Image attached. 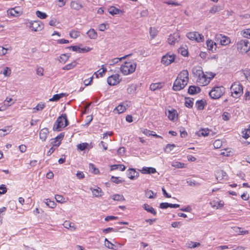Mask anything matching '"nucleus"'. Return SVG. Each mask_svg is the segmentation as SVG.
Instances as JSON below:
<instances>
[{"mask_svg":"<svg viewBox=\"0 0 250 250\" xmlns=\"http://www.w3.org/2000/svg\"><path fill=\"white\" fill-rule=\"evenodd\" d=\"M188 82V72L187 70L182 71L178 75L174 82L173 89L174 91H179L183 89Z\"/></svg>","mask_w":250,"mask_h":250,"instance_id":"nucleus-1","label":"nucleus"},{"mask_svg":"<svg viewBox=\"0 0 250 250\" xmlns=\"http://www.w3.org/2000/svg\"><path fill=\"white\" fill-rule=\"evenodd\" d=\"M195 75L198 76L197 82L200 86L207 85L209 83L211 79L214 78L215 75H212L211 77L208 76L204 74V72L200 69H196L195 72H193Z\"/></svg>","mask_w":250,"mask_h":250,"instance_id":"nucleus-2","label":"nucleus"},{"mask_svg":"<svg viewBox=\"0 0 250 250\" xmlns=\"http://www.w3.org/2000/svg\"><path fill=\"white\" fill-rule=\"evenodd\" d=\"M69 122L67 118L66 114H62L57 119L54 125L53 129L54 131H60L62 128H63L68 125Z\"/></svg>","mask_w":250,"mask_h":250,"instance_id":"nucleus-3","label":"nucleus"},{"mask_svg":"<svg viewBox=\"0 0 250 250\" xmlns=\"http://www.w3.org/2000/svg\"><path fill=\"white\" fill-rule=\"evenodd\" d=\"M250 42L248 39H245L239 41L237 44V49L238 52L242 54H247L249 56Z\"/></svg>","mask_w":250,"mask_h":250,"instance_id":"nucleus-4","label":"nucleus"},{"mask_svg":"<svg viewBox=\"0 0 250 250\" xmlns=\"http://www.w3.org/2000/svg\"><path fill=\"white\" fill-rule=\"evenodd\" d=\"M231 96L237 98L240 97L243 93V88L242 85L239 82L233 83L230 87Z\"/></svg>","mask_w":250,"mask_h":250,"instance_id":"nucleus-5","label":"nucleus"},{"mask_svg":"<svg viewBox=\"0 0 250 250\" xmlns=\"http://www.w3.org/2000/svg\"><path fill=\"white\" fill-rule=\"evenodd\" d=\"M136 67V63L130 62H125L123 64L121 67L120 70L124 75H128L132 73L135 71Z\"/></svg>","mask_w":250,"mask_h":250,"instance_id":"nucleus-6","label":"nucleus"},{"mask_svg":"<svg viewBox=\"0 0 250 250\" xmlns=\"http://www.w3.org/2000/svg\"><path fill=\"white\" fill-rule=\"evenodd\" d=\"M225 88L223 86H215L210 91L209 95L211 99H218L225 93Z\"/></svg>","mask_w":250,"mask_h":250,"instance_id":"nucleus-7","label":"nucleus"},{"mask_svg":"<svg viewBox=\"0 0 250 250\" xmlns=\"http://www.w3.org/2000/svg\"><path fill=\"white\" fill-rule=\"evenodd\" d=\"M187 36L189 40L196 41L197 42H202L204 40V36L197 32H189Z\"/></svg>","mask_w":250,"mask_h":250,"instance_id":"nucleus-8","label":"nucleus"},{"mask_svg":"<svg viewBox=\"0 0 250 250\" xmlns=\"http://www.w3.org/2000/svg\"><path fill=\"white\" fill-rule=\"evenodd\" d=\"M30 29L33 31H41L43 28V24L40 21H34L30 23Z\"/></svg>","mask_w":250,"mask_h":250,"instance_id":"nucleus-9","label":"nucleus"},{"mask_svg":"<svg viewBox=\"0 0 250 250\" xmlns=\"http://www.w3.org/2000/svg\"><path fill=\"white\" fill-rule=\"evenodd\" d=\"M175 58V56L174 54L169 55L168 54H167L163 56L161 62L163 64L167 66L174 62Z\"/></svg>","mask_w":250,"mask_h":250,"instance_id":"nucleus-10","label":"nucleus"},{"mask_svg":"<svg viewBox=\"0 0 250 250\" xmlns=\"http://www.w3.org/2000/svg\"><path fill=\"white\" fill-rule=\"evenodd\" d=\"M120 81V76L119 74L111 75L107 79V83L110 85H115L118 84Z\"/></svg>","mask_w":250,"mask_h":250,"instance_id":"nucleus-11","label":"nucleus"},{"mask_svg":"<svg viewBox=\"0 0 250 250\" xmlns=\"http://www.w3.org/2000/svg\"><path fill=\"white\" fill-rule=\"evenodd\" d=\"M180 38V34L178 32L173 33L170 34L168 38V43L170 45H174L176 42H178Z\"/></svg>","mask_w":250,"mask_h":250,"instance_id":"nucleus-12","label":"nucleus"},{"mask_svg":"<svg viewBox=\"0 0 250 250\" xmlns=\"http://www.w3.org/2000/svg\"><path fill=\"white\" fill-rule=\"evenodd\" d=\"M216 39L217 41L219 42L222 45H227L230 42V40L229 38L222 36L221 34L217 35Z\"/></svg>","mask_w":250,"mask_h":250,"instance_id":"nucleus-13","label":"nucleus"},{"mask_svg":"<svg viewBox=\"0 0 250 250\" xmlns=\"http://www.w3.org/2000/svg\"><path fill=\"white\" fill-rule=\"evenodd\" d=\"M129 104H130V102H125L120 104L118 106L116 107L114 110V111L116 112L118 114L123 113L125 111L126 106L128 107L129 106Z\"/></svg>","mask_w":250,"mask_h":250,"instance_id":"nucleus-14","label":"nucleus"},{"mask_svg":"<svg viewBox=\"0 0 250 250\" xmlns=\"http://www.w3.org/2000/svg\"><path fill=\"white\" fill-rule=\"evenodd\" d=\"M210 204L212 208L219 209L221 208L224 206V203L223 201L216 198V199L211 201L210 202Z\"/></svg>","mask_w":250,"mask_h":250,"instance_id":"nucleus-15","label":"nucleus"},{"mask_svg":"<svg viewBox=\"0 0 250 250\" xmlns=\"http://www.w3.org/2000/svg\"><path fill=\"white\" fill-rule=\"evenodd\" d=\"M168 118L171 121H176L178 118L177 112L175 109L168 111Z\"/></svg>","mask_w":250,"mask_h":250,"instance_id":"nucleus-16","label":"nucleus"},{"mask_svg":"<svg viewBox=\"0 0 250 250\" xmlns=\"http://www.w3.org/2000/svg\"><path fill=\"white\" fill-rule=\"evenodd\" d=\"M139 173L137 172L133 168H130L128 169V172L127 173V177L131 180H134L136 178L139 176Z\"/></svg>","mask_w":250,"mask_h":250,"instance_id":"nucleus-17","label":"nucleus"},{"mask_svg":"<svg viewBox=\"0 0 250 250\" xmlns=\"http://www.w3.org/2000/svg\"><path fill=\"white\" fill-rule=\"evenodd\" d=\"M70 7L76 10H79L83 7V6L79 1L74 0L71 2Z\"/></svg>","mask_w":250,"mask_h":250,"instance_id":"nucleus-18","label":"nucleus"},{"mask_svg":"<svg viewBox=\"0 0 250 250\" xmlns=\"http://www.w3.org/2000/svg\"><path fill=\"white\" fill-rule=\"evenodd\" d=\"M49 133L48 128H44L42 129L40 132V138L43 141H45L47 137V135Z\"/></svg>","mask_w":250,"mask_h":250,"instance_id":"nucleus-19","label":"nucleus"},{"mask_svg":"<svg viewBox=\"0 0 250 250\" xmlns=\"http://www.w3.org/2000/svg\"><path fill=\"white\" fill-rule=\"evenodd\" d=\"M140 171L143 174H151L156 172V169L151 167H143Z\"/></svg>","mask_w":250,"mask_h":250,"instance_id":"nucleus-20","label":"nucleus"},{"mask_svg":"<svg viewBox=\"0 0 250 250\" xmlns=\"http://www.w3.org/2000/svg\"><path fill=\"white\" fill-rule=\"evenodd\" d=\"M89 38L91 39H96L98 37L97 32L93 28L90 29L86 33Z\"/></svg>","mask_w":250,"mask_h":250,"instance_id":"nucleus-21","label":"nucleus"},{"mask_svg":"<svg viewBox=\"0 0 250 250\" xmlns=\"http://www.w3.org/2000/svg\"><path fill=\"white\" fill-rule=\"evenodd\" d=\"M90 189L92 191L93 195L95 197H100L103 195V192L102 190L99 187H97L96 188H91Z\"/></svg>","mask_w":250,"mask_h":250,"instance_id":"nucleus-22","label":"nucleus"},{"mask_svg":"<svg viewBox=\"0 0 250 250\" xmlns=\"http://www.w3.org/2000/svg\"><path fill=\"white\" fill-rule=\"evenodd\" d=\"M200 90L201 89L199 87L191 85L189 87L188 92L189 94L193 95L199 93Z\"/></svg>","mask_w":250,"mask_h":250,"instance_id":"nucleus-23","label":"nucleus"},{"mask_svg":"<svg viewBox=\"0 0 250 250\" xmlns=\"http://www.w3.org/2000/svg\"><path fill=\"white\" fill-rule=\"evenodd\" d=\"M64 228L67 229H70L72 230H74L76 229L74 224L70 222L69 221H65L63 224Z\"/></svg>","mask_w":250,"mask_h":250,"instance_id":"nucleus-24","label":"nucleus"},{"mask_svg":"<svg viewBox=\"0 0 250 250\" xmlns=\"http://www.w3.org/2000/svg\"><path fill=\"white\" fill-rule=\"evenodd\" d=\"M209 130L208 128H203L199 130L198 132H196V134L198 136H207L209 134Z\"/></svg>","mask_w":250,"mask_h":250,"instance_id":"nucleus-25","label":"nucleus"},{"mask_svg":"<svg viewBox=\"0 0 250 250\" xmlns=\"http://www.w3.org/2000/svg\"><path fill=\"white\" fill-rule=\"evenodd\" d=\"M109 13L112 15L119 14L121 10L119 9L114 7V6H110L108 10Z\"/></svg>","mask_w":250,"mask_h":250,"instance_id":"nucleus-26","label":"nucleus"},{"mask_svg":"<svg viewBox=\"0 0 250 250\" xmlns=\"http://www.w3.org/2000/svg\"><path fill=\"white\" fill-rule=\"evenodd\" d=\"M207 45L208 47V49L210 50H211L212 51H213V49H216V48L214 47H215L216 46V44L215 42L212 41L211 40H208L207 41Z\"/></svg>","mask_w":250,"mask_h":250,"instance_id":"nucleus-27","label":"nucleus"},{"mask_svg":"<svg viewBox=\"0 0 250 250\" xmlns=\"http://www.w3.org/2000/svg\"><path fill=\"white\" fill-rule=\"evenodd\" d=\"M66 94L62 93L61 94H55L53 95V97L51 98L49 101H57L59 100L61 98H62V97H64L65 96Z\"/></svg>","mask_w":250,"mask_h":250,"instance_id":"nucleus-28","label":"nucleus"},{"mask_svg":"<svg viewBox=\"0 0 250 250\" xmlns=\"http://www.w3.org/2000/svg\"><path fill=\"white\" fill-rule=\"evenodd\" d=\"M144 208L147 212H150L154 215H156V212L155 211L154 209L152 207H150L149 205H148V204H144Z\"/></svg>","mask_w":250,"mask_h":250,"instance_id":"nucleus-29","label":"nucleus"},{"mask_svg":"<svg viewBox=\"0 0 250 250\" xmlns=\"http://www.w3.org/2000/svg\"><path fill=\"white\" fill-rule=\"evenodd\" d=\"M77 64V63L76 62L74 61V62H72L71 63H69V64L66 65L65 66H64L62 69L63 70H70V69L74 68L76 66Z\"/></svg>","mask_w":250,"mask_h":250,"instance_id":"nucleus-30","label":"nucleus"},{"mask_svg":"<svg viewBox=\"0 0 250 250\" xmlns=\"http://www.w3.org/2000/svg\"><path fill=\"white\" fill-rule=\"evenodd\" d=\"M119 168L121 171H124L125 169V167L123 165H113L111 166V170H114Z\"/></svg>","mask_w":250,"mask_h":250,"instance_id":"nucleus-31","label":"nucleus"},{"mask_svg":"<svg viewBox=\"0 0 250 250\" xmlns=\"http://www.w3.org/2000/svg\"><path fill=\"white\" fill-rule=\"evenodd\" d=\"M112 199L115 201H125V198L123 195L115 194L112 196Z\"/></svg>","mask_w":250,"mask_h":250,"instance_id":"nucleus-32","label":"nucleus"},{"mask_svg":"<svg viewBox=\"0 0 250 250\" xmlns=\"http://www.w3.org/2000/svg\"><path fill=\"white\" fill-rule=\"evenodd\" d=\"M162 85L161 83H152L150 85V89L151 90L154 91L155 90L162 88Z\"/></svg>","mask_w":250,"mask_h":250,"instance_id":"nucleus-33","label":"nucleus"},{"mask_svg":"<svg viewBox=\"0 0 250 250\" xmlns=\"http://www.w3.org/2000/svg\"><path fill=\"white\" fill-rule=\"evenodd\" d=\"M226 176H227V173L226 172L223 171V170H220L217 172L216 178L217 179H223Z\"/></svg>","mask_w":250,"mask_h":250,"instance_id":"nucleus-34","label":"nucleus"},{"mask_svg":"<svg viewBox=\"0 0 250 250\" xmlns=\"http://www.w3.org/2000/svg\"><path fill=\"white\" fill-rule=\"evenodd\" d=\"M242 133L243 137L245 139H247L250 137V125L249 128L245 129Z\"/></svg>","mask_w":250,"mask_h":250,"instance_id":"nucleus-35","label":"nucleus"},{"mask_svg":"<svg viewBox=\"0 0 250 250\" xmlns=\"http://www.w3.org/2000/svg\"><path fill=\"white\" fill-rule=\"evenodd\" d=\"M70 36L74 39H76L80 36V32L77 30H73L69 33Z\"/></svg>","mask_w":250,"mask_h":250,"instance_id":"nucleus-36","label":"nucleus"},{"mask_svg":"<svg viewBox=\"0 0 250 250\" xmlns=\"http://www.w3.org/2000/svg\"><path fill=\"white\" fill-rule=\"evenodd\" d=\"M69 56L66 54H62L60 57L59 61L62 63H65L68 59Z\"/></svg>","mask_w":250,"mask_h":250,"instance_id":"nucleus-37","label":"nucleus"},{"mask_svg":"<svg viewBox=\"0 0 250 250\" xmlns=\"http://www.w3.org/2000/svg\"><path fill=\"white\" fill-rule=\"evenodd\" d=\"M175 147L174 144H167L164 148V151L166 153H169Z\"/></svg>","mask_w":250,"mask_h":250,"instance_id":"nucleus-38","label":"nucleus"},{"mask_svg":"<svg viewBox=\"0 0 250 250\" xmlns=\"http://www.w3.org/2000/svg\"><path fill=\"white\" fill-rule=\"evenodd\" d=\"M64 137V134L63 133H61L60 135H58L55 139H54V142L53 143L54 144V146H59L60 144H61V142H59L58 144H56V142L59 140H62Z\"/></svg>","mask_w":250,"mask_h":250,"instance_id":"nucleus-39","label":"nucleus"},{"mask_svg":"<svg viewBox=\"0 0 250 250\" xmlns=\"http://www.w3.org/2000/svg\"><path fill=\"white\" fill-rule=\"evenodd\" d=\"M89 168L90 170H91L92 172L94 174H98L99 173V170L98 168H97L94 164L90 163L89 164Z\"/></svg>","mask_w":250,"mask_h":250,"instance_id":"nucleus-40","label":"nucleus"},{"mask_svg":"<svg viewBox=\"0 0 250 250\" xmlns=\"http://www.w3.org/2000/svg\"><path fill=\"white\" fill-rule=\"evenodd\" d=\"M45 203L48 207L51 208H54L56 206V203L54 201H51L49 199H45Z\"/></svg>","mask_w":250,"mask_h":250,"instance_id":"nucleus-41","label":"nucleus"},{"mask_svg":"<svg viewBox=\"0 0 250 250\" xmlns=\"http://www.w3.org/2000/svg\"><path fill=\"white\" fill-rule=\"evenodd\" d=\"M178 52L184 56H187L188 55V49L184 47H180L178 49Z\"/></svg>","mask_w":250,"mask_h":250,"instance_id":"nucleus-42","label":"nucleus"},{"mask_svg":"<svg viewBox=\"0 0 250 250\" xmlns=\"http://www.w3.org/2000/svg\"><path fill=\"white\" fill-rule=\"evenodd\" d=\"M36 14L38 18L41 19H44L47 16V15L45 13L42 12L40 11H37Z\"/></svg>","mask_w":250,"mask_h":250,"instance_id":"nucleus-43","label":"nucleus"},{"mask_svg":"<svg viewBox=\"0 0 250 250\" xmlns=\"http://www.w3.org/2000/svg\"><path fill=\"white\" fill-rule=\"evenodd\" d=\"M172 166L176 168H183L185 164L179 162H174L172 163Z\"/></svg>","mask_w":250,"mask_h":250,"instance_id":"nucleus-44","label":"nucleus"},{"mask_svg":"<svg viewBox=\"0 0 250 250\" xmlns=\"http://www.w3.org/2000/svg\"><path fill=\"white\" fill-rule=\"evenodd\" d=\"M196 106L199 110H202L204 108V103L202 100L198 101L196 102Z\"/></svg>","mask_w":250,"mask_h":250,"instance_id":"nucleus-45","label":"nucleus"},{"mask_svg":"<svg viewBox=\"0 0 250 250\" xmlns=\"http://www.w3.org/2000/svg\"><path fill=\"white\" fill-rule=\"evenodd\" d=\"M55 199L57 202L62 203L65 202V198L61 195H56L55 196Z\"/></svg>","mask_w":250,"mask_h":250,"instance_id":"nucleus-46","label":"nucleus"},{"mask_svg":"<svg viewBox=\"0 0 250 250\" xmlns=\"http://www.w3.org/2000/svg\"><path fill=\"white\" fill-rule=\"evenodd\" d=\"M104 242V245L105 247H106L108 249L114 250V245L112 243H111L109 241H108L107 239H105Z\"/></svg>","mask_w":250,"mask_h":250,"instance_id":"nucleus-47","label":"nucleus"},{"mask_svg":"<svg viewBox=\"0 0 250 250\" xmlns=\"http://www.w3.org/2000/svg\"><path fill=\"white\" fill-rule=\"evenodd\" d=\"M45 107V104L42 103H40L37 104V105L33 108V109H35L36 111H40L43 109Z\"/></svg>","mask_w":250,"mask_h":250,"instance_id":"nucleus-48","label":"nucleus"},{"mask_svg":"<svg viewBox=\"0 0 250 250\" xmlns=\"http://www.w3.org/2000/svg\"><path fill=\"white\" fill-rule=\"evenodd\" d=\"M201 245V244L199 242H190L188 243V247L189 248H195L196 247H199Z\"/></svg>","mask_w":250,"mask_h":250,"instance_id":"nucleus-49","label":"nucleus"},{"mask_svg":"<svg viewBox=\"0 0 250 250\" xmlns=\"http://www.w3.org/2000/svg\"><path fill=\"white\" fill-rule=\"evenodd\" d=\"M220 10L219 7L217 5H214L209 10V13L211 14H215Z\"/></svg>","mask_w":250,"mask_h":250,"instance_id":"nucleus-50","label":"nucleus"},{"mask_svg":"<svg viewBox=\"0 0 250 250\" xmlns=\"http://www.w3.org/2000/svg\"><path fill=\"white\" fill-rule=\"evenodd\" d=\"M136 90V86L134 84H131L129 85L128 88H127V92L128 94H131L134 92Z\"/></svg>","mask_w":250,"mask_h":250,"instance_id":"nucleus-51","label":"nucleus"},{"mask_svg":"<svg viewBox=\"0 0 250 250\" xmlns=\"http://www.w3.org/2000/svg\"><path fill=\"white\" fill-rule=\"evenodd\" d=\"M213 145L214 148H219L222 146V141L220 140H216L214 142Z\"/></svg>","mask_w":250,"mask_h":250,"instance_id":"nucleus-52","label":"nucleus"},{"mask_svg":"<svg viewBox=\"0 0 250 250\" xmlns=\"http://www.w3.org/2000/svg\"><path fill=\"white\" fill-rule=\"evenodd\" d=\"M185 106L188 107H192L193 104V101L189 99H187L186 100L185 103Z\"/></svg>","mask_w":250,"mask_h":250,"instance_id":"nucleus-53","label":"nucleus"},{"mask_svg":"<svg viewBox=\"0 0 250 250\" xmlns=\"http://www.w3.org/2000/svg\"><path fill=\"white\" fill-rule=\"evenodd\" d=\"M243 36L246 38L250 39V29H246L244 31Z\"/></svg>","mask_w":250,"mask_h":250,"instance_id":"nucleus-54","label":"nucleus"},{"mask_svg":"<svg viewBox=\"0 0 250 250\" xmlns=\"http://www.w3.org/2000/svg\"><path fill=\"white\" fill-rule=\"evenodd\" d=\"M87 144L86 143H82L79 144L77 146V147L81 150H83L86 147Z\"/></svg>","mask_w":250,"mask_h":250,"instance_id":"nucleus-55","label":"nucleus"},{"mask_svg":"<svg viewBox=\"0 0 250 250\" xmlns=\"http://www.w3.org/2000/svg\"><path fill=\"white\" fill-rule=\"evenodd\" d=\"M187 183L190 186H196L200 185V184L195 181L188 180Z\"/></svg>","mask_w":250,"mask_h":250,"instance_id":"nucleus-56","label":"nucleus"},{"mask_svg":"<svg viewBox=\"0 0 250 250\" xmlns=\"http://www.w3.org/2000/svg\"><path fill=\"white\" fill-rule=\"evenodd\" d=\"M11 69L6 67L5 68L3 74L5 76H9L11 74Z\"/></svg>","mask_w":250,"mask_h":250,"instance_id":"nucleus-57","label":"nucleus"},{"mask_svg":"<svg viewBox=\"0 0 250 250\" xmlns=\"http://www.w3.org/2000/svg\"><path fill=\"white\" fill-rule=\"evenodd\" d=\"M230 117V114L228 112H225L222 115V118L224 121H228Z\"/></svg>","mask_w":250,"mask_h":250,"instance_id":"nucleus-58","label":"nucleus"},{"mask_svg":"<svg viewBox=\"0 0 250 250\" xmlns=\"http://www.w3.org/2000/svg\"><path fill=\"white\" fill-rule=\"evenodd\" d=\"M44 70L42 67H38L36 70V73L38 75L43 76Z\"/></svg>","mask_w":250,"mask_h":250,"instance_id":"nucleus-59","label":"nucleus"},{"mask_svg":"<svg viewBox=\"0 0 250 250\" xmlns=\"http://www.w3.org/2000/svg\"><path fill=\"white\" fill-rule=\"evenodd\" d=\"M125 149L124 147H120L117 151L118 154L120 155H123L125 152Z\"/></svg>","mask_w":250,"mask_h":250,"instance_id":"nucleus-60","label":"nucleus"},{"mask_svg":"<svg viewBox=\"0 0 250 250\" xmlns=\"http://www.w3.org/2000/svg\"><path fill=\"white\" fill-rule=\"evenodd\" d=\"M7 49L3 47L0 46V55L3 56L7 53Z\"/></svg>","mask_w":250,"mask_h":250,"instance_id":"nucleus-61","label":"nucleus"},{"mask_svg":"<svg viewBox=\"0 0 250 250\" xmlns=\"http://www.w3.org/2000/svg\"><path fill=\"white\" fill-rule=\"evenodd\" d=\"M7 191V188L4 185H2L0 187V194H4Z\"/></svg>","mask_w":250,"mask_h":250,"instance_id":"nucleus-62","label":"nucleus"},{"mask_svg":"<svg viewBox=\"0 0 250 250\" xmlns=\"http://www.w3.org/2000/svg\"><path fill=\"white\" fill-rule=\"evenodd\" d=\"M143 133L146 136H151L153 133V131L148 130L147 129H145L143 131Z\"/></svg>","mask_w":250,"mask_h":250,"instance_id":"nucleus-63","label":"nucleus"},{"mask_svg":"<svg viewBox=\"0 0 250 250\" xmlns=\"http://www.w3.org/2000/svg\"><path fill=\"white\" fill-rule=\"evenodd\" d=\"M20 151L21 153L25 152L26 151V146L24 145H21L19 146Z\"/></svg>","mask_w":250,"mask_h":250,"instance_id":"nucleus-64","label":"nucleus"}]
</instances>
